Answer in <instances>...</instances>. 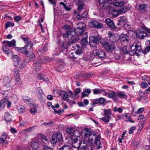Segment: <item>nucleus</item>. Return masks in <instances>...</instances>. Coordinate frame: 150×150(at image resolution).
<instances>
[{
    "mask_svg": "<svg viewBox=\"0 0 150 150\" xmlns=\"http://www.w3.org/2000/svg\"><path fill=\"white\" fill-rule=\"evenodd\" d=\"M63 28L66 32L65 34L63 35V37L65 38H68L69 39V40H70L71 38H73V40L71 41H69L66 45L65 46L64 45V44H63L62 47L65 49H67L68 47L71 44L75 43L79 40V38L78 37H74V35L75 34L78 35H81L84 32V30L83 29L77 27L75 29L74 31H71L69 26L67 25H65Z\"/></svg>",
    "mask_w": 150,
    "mask_h": 150,
    "instance_id": "f257e3e1",
    "label": "nucleus"
},
{
    "mask_svg": "<svg viewBox=\"0 0 150 150\" xmlns=\"http://www.w3.org/2000/svg\"><path fill=\"white\" fill-rule=\"evenodd\" d=\"M81 135L83 138L88 137V142L90 144L91 150H94L93 140L94 134L91 133V130L88 128L84 129L81 133Z\"/></svg>",
    "mask_w": 150,
    "mask_h": 150,
    "instance_id": "f03ea898",
    "label": "nucleus"
},
{
    "mask_svg": "<svg viewBox=\"0 0 150 150\" xmlns=\"http://www.w3.org/2000/svg\"><path fill=\"white\" fill-rule=\"evenodd\" d=\"M127 8L126 7H124L121 9H119L118 11L115 9L113 7H110L109 8V12L112 14V16L113 18H115L119 15L122 13H125L127 11Z\"/></svg>",
    "mask_w": 150,
    "mask_h": 150,
    "instance_id": "7ed1b4c3",
    "label": "nucleus"
},
{
    "mask_svg": "<svg viewBox=\"0 0 150 150\" xmlns=\"http://www.w3.org/2000/svg\"><path fill=\"white\" fill-rule=\"evenodd\" d=\"M63 137L62 134L59 132L54 133L51 138L50 142L52 144L54 145L57 143L62 141Z\"/></svg>",
    "mask_w": 150,
    "mask_h": 150,
    "instance_id": "20e7f679",
    "label": "nucleus"
},
{
    "mask_svg": "<svg viewBox=\"0 0 150 150\" xmlns=\"http://www.w3.org/2000/svg\"><path fill=\"white\" fill-rule=\"evenodd\" d=\"M96 131V132L94 134V136H96L95 140L94 141V148L96 147V149H99L102 147L100 141V132L99 130L98 129H97Z\"/></svg>",
    "mask_w": 150,
    "mask_h": 150,
    "instance_id": "39448f33",
    "label": "nucleus"
},
{
    "mask_svg": "<svg viewBox=\"0 0 150 150\" xmlns=\"http://www.w3.org/2000/svg\"><path fill=\"white\" fill-rule=\"evenodd\" d=\"M100 43L103 45L104 48L107 51H111L115 49V47L114 45L109 44L107 42L103 41L100 42Z\"/></svg>",
    "mask_w": 150,
    "mask_h": 150,
    "instance_id": "423d86ee",
    "label": "nucleus"
},
{
    "mask_svg": "<svg viewBox=\"0 0 150 150\" xmlns=\"http://www.w3.org/2000/svg\"><path fill=\"white\" fill-rule=\"evenodd\" d=\"M3 81L4 85V87L7 88L6 90H11L12 86L10 80L9 78L7 76L4 77Z\"/></svg>",
    "mask_w": 150,
    "mask_h": 150,
    "instance_id": "0eeeda50",
    "label": "nucleus"
},
{
    "mask_svg": "<svg viewBox=\"0 0 150 150\" xmlns=\"http://www.w3.org/2000/svg\"><path fill=\"white\" fill-rule=\"evenodd\" d=\"M80 141L78 142L77 138L74 139H69V143L72 145V147L76 149H78L80 146Z\"/></svg>",
    "mask_w": 150,
    "mask_h": 150,
    "instance_id": "6e6552de",
    "label": "nucleus"
},
{
    "mask_svg": "<svg viewBox=\"0 0 150 150\" xmlns=\"http://www.w3.org/2000/svg\"><path fill=\"white\" fill-rule=\"evenodd\" d=\"M136 42H134L133 44V46H134L135 48L132 50L134 54L138 56L140 54L139 53L142 52L141 46L140 45L136 44Z\"/></svg>",
    "mask_w": 150,
    "mask_h": 150,
    "instance_id": "1a4fd4ad",
    "label": "nucleus"
},
{
    "mask_svg": "<svg viewBox=\"0 0 150 150\" xmlns=\"http://www.w3.org/2000/svg\"><path fill=\"white\" fill-rule=\"evenodd\" d=\"M89 145L87 146V144H86V141L84 140L81 141L80 142V149H79V150H85L86 148L87 149L91 150L90 144Z\"/></svg>",
    "mask_w": 150,
    "mask_h": 150,
    "instance_id": "9d476101",
    "label": "nucleus"
},
{
    "mask_svg": "<svg viewBox=\"0 0 150 150\" xmlns=\"http://www.w3.org/2000/svg\"><path fill=\"white\" fill-rule=\"evenodd\" d=\"M36 93L37 96L40 99H42L44 95L42 89L40 87H37L35 89Z\"/></svg>",
    "mask_w": 150,
    "mask_h": 150,
    "instance_id": "9b49d317",
    "label": "nucleus"
},
{
    "mask_svg": "<svg viewBox=\"0 0 150 150\" xmlns=\"http://www.w3.org/2000/svg\"><path fill=\"white\" fill-rule=\"evenodd\" d=\"M108 35V37L109 38L110 41L114 42L118 40V37L117 34H113L111 32L109 31Z\"/></svg>",
    "mask_w": 150,
    "mask_h": 150,
    "instance_id": "f8f14e48",
    "label": "nucleus"
},
{
    "mask_svg": "<svg viewBox=\"0 0 150 150\" xmlns=\"http://www.w3.org/2000/svg\"><path fill=\"white\" fill-rule=\"evenodd\" d=\"M2 42L3 45H6L9 47H11L16 45V41L14 39H13L11 41L4 40Z\"/></svg>",
    "mask_w": 150,
    "mask_h": 150,
    "instance_id": "ddd939ff",
    "label": "nucleus"
},
{
    "mask_svg": "<svg viewBox=\"0 0 150 150\" xmlns=\"http://www.w3.org/2000/svg\"><path fill=\"white\" fill-rule=\"evenodd\" d=\"M129 37L126 34H122L120 37V41L122 43H124L125 44L127 43L128 42Z\"/></svg>",
    "mask_w": 150,
    "mask_h": 150,
    "instance_id": "4468645a",
    "label": "nucleus"
},
{
    "mask_svg": "<svg viewBox=\"0 0 150 150\" xmlns=\"http://www.w3.org/2000/svg\"><path fill=\"white\" fill-rule=\"evenodd\" d=\"M127 22V20L125 17H120L118 20V23L117 25L121 27L125 26Z\"/></svg>",
    "mask_w": 150,
    "mask_h": 150,
    "instance_id": "2eb2a0df",
    "label": "nucleus"
},
{
    "mask_svg": "<svg viewBox=\"0 0 150 150\" xmlns=\"http://www.w3.org/2000/svg\"><path fill=\"white\" fill-rule=\"evenodd\" d=\"M13 61L15 66L19 65L21 62L20 58L18 55H16L13 56Z\"/></svg>",
    "mask_w": 150,
    "mask_h": 150,
    "instance_id": "dca6fc26",
    "label": "nucleus"
},
{
    "mask_svg": "<svg viewBox=\"0 0 150 150\" xmlns=\"http://www.w3.org/2000/svg\"><path fill=\"white\" fill-rule=\"evenodd\" d=\"M148 35L143 31H139L136 33V36L140 39H144Z\"/></svg>",
    "mask_w": 150,
    "mask_h": 150,
    "instance_id": "f3484780",
    "label": "nucleus"
},
{
    "mask_svg": "<svg viewBox=\"0 0 150 150\" xmlns=\"http://www.w3.org/2000/svg\"><path fill=\"white\" fill-rule=\"evenodd\" d=\"M105 23L111 28L114 29L115 28V25L113 21L109 18L106 19L105 21Z\"/></svg>",
    "mask_w": 150,
    "mask_h": 150,
    "instance_id": "a211bd4d",
    "label": "nucleus"
},
{
    "mask_svg": "<svg viewBox=\"0 0 150 150\" xmlns=\"http://www.w3.org/2000/svg\"><path fill=\"white\" fill-rule=\"evenodd\" d=\"M31 144L32 150H38L39 146L38 142L33 141Z\"/></svg>",
    "mask_w": 150,
    "mask_h": 150,
    "instance_id": "6ab92c4d",
    "label": "nucleus"
},
{
    "mask_svg": "<svg viewBox=\"0 0 150 150\" xmlns=\"http://www.w3.org/2000/svg\"><path fill=\"white\" fill-rule=\"evenodd\" d=\"M15 50L18 52L23 53L25 54H26L28 52L25 46L23 47H15Z\"/></svg>",
    "mask_w": 150,
    "mask_h": 150,
    "instance_id": "aec40b11",
    "label": "nucleus"
},
{
    "mask_svg": "<svg viewBox=\"0 0 150 150\" xmlns=\"http://www.w3.org/2000/svg\"><path fill=\"white\" fill-rule=\"evenodd\" d=\"M95 54L96 56H98L100 58H104L105 57V52L101 50H98V51H96Z\"/></svg>",
    "mask_w": 150,
    "mask_h": 150,
    "instance_id": "412c9836",
    "label": "nucleus"
},
{
    "mask_svg": "<svg viewBox=\"0 0 150 150\" xmlns=\"http://www.w3.org/2000/svg\"><path fill=\"white\" fill-rule=\"evenodd\" d=\"M2 137L0 138V141H1L3 144H8V141L6 140L7 138L6 134L5 132H4L2 134Z\"/></svg>",
    "mask_w": 150,
    "mask_h": 150,
    "instance_id": "4be33fe9",
    "label": "nucleus"
},
{
    "mask_svg": "<svg viewBox=\"0 0 150 150\" xmlns=\"http://www.w3.org/2000/svg\"><path fill=\"white\" fill-rule=\"evenodd\" d=\"M76 5L78 11H81L83 9L84 6L83 2L80 0H77L76 1Z\"/></svg>",
    "mask_w": 150,
    "mask_h": 150,
    "instance_id": "5701e85b",
    "label": "nucleus"
},
{
    "mask_svg": "<svg viewBox=\"0 0 150 150\" xmlns=\"http://www.w3.org/2000/svg\"><path fill=\"white\" fill-rule=\"evenodd\" d=\"M111 0H107L103 4L102 7V8L103 9H107L110 6L111 4Z\"/></svg>",
    "mask_w": 150,
    "mask_h": 150,
    "instance_id": "b1692460",
    "label": "nucleus"
},
{
    "mask_svg": "<svg viewBox=\"0 0 150 150\" xmlns=\"http://www.w3.org/2000/svg\"><path fill=\"white\" fill-rule=\"evenodd\" d=\"M7 47L6 45H3L2 47V50L3 52L6 54L8 55H9L11 53V50Z\"/></svg>",
    "mask_w": 150,
    "mask_h": 150,
    "instance_id": "393cba45",
    "label": "nucleus"
},
{
    "mask_svg": "<svg viewBox=\"0 0 150 150\" xmlns=\"http://www.w3.org/2000/svg\"><path fill=\"white\" fill-rule=\"evenodd\" d=\"M14 82L17 86L20 87L22 86V84L20 77L14 78Z\"/></svg>",
    "mask_w": 150,
    "mask_h": 150,
    "instance_id": "a878e982",
    "label": "nucleus"
},
{
    "mask_svg": "<svg viewBox=\"0 0 150 150\" xmlns=\"http://www.w3.org/2000/svg\"><path fill=\"white\" fill-rule=\"evenodd\" d=\"M60 95L64 100H67L68 97V94L66 91L64 90L61 91L60 92Z\"/></svg>",
    "mask_w": 150,
    "mask_h": 150,
    "instance_id": "bb28decb",
    "label": "nucleus"
},
{
    "mask_svg": "<svg viewBox=\"0 0 150 150\" xmlns=\"http://www.w3.org/2000/svg\"><path fill=\"white\" fill-rule=\"evenodd\" d=\"M12 115L9 112H5L4 115V119L7 122L11 121V120Z\"/></svg>",
    "mask_w": 150,
    "mask_h": 150,
    "instance_id": "cd10ccee",
    "label": "nucleus"
},
{
    "mask_svg": "<svg viewBox=\"0 0 150 150\" xmlns=\"http://www.w3.org/2000/svg\"><path fill=\"white\" fill-rule=\"evenodd\" d=\"M103 112V115L107 117H110L111 115V110L110 109H102Z\"/></svg>",
    "mask_w": 150,
    "mask_h": 150,
    "instance_id": "c85d7f7f",
    "label": "nucleus"
},
{
    "mask_svg": "<svg viewBox=\"0 0 150 150\" xmlns=\"http://www.w3.org/2000/svg\"><path fill=\"white\" fill-rule=\"evenodd\" d=\"M74 130L75 129L74 128L71 127L67 128L66 130L67 133L71 135V137H72L73 135H74Z\"/></svg>",
    "mask_w": 150,
    "mask_h": 150,
    "instance_id": "c756f323",
    "label": "nucleus"
},
{
    "mask_svg": "<svg viewBox=\"0 0 150 150\" xmlns=\"http://www.w3.org/2000/svg\"><path fill=\"white\" fill-rule=\"evenodd\" d=\"M13 76L14 78L20 77L19 71L17 68L14 69L12 71Z\"/></svg>",
    "mask_w": 150,
    "mask_h": 150,
    "instance_id": "7c9ffc66",
    "label": "nucleus"
},
{
    "mask_svg": "<svg viewBox=\"0 0 150 150\" xmlns=\"http://www.w3.org/2000/svg\"><path fill=\"white\" fill-rule=\"evenodd\" d=\"M91 90L90 89H86L81 93L82 97L83 98L85 97L88 96L90 93Z\"/></svg>",
    "mask_w": 150,
    "mask_h": 150,
    "instance_id": "2f4dec72",
    "label": "nucleus"
},
{
    "mask_svg": "<svg viewBox=\"0 0 150 150\" xmlns=\"http://www.w3.org/2000/svg\"><path fill=\"white\" fill-rule=\"evenodd\" d=\"M81 135V133L79 131L74 130V135H73L72 137H70L69 139H74V138H76L77 137H80Z\"/></svg>",
    "mask_w": 150,
    "mask_h": 150,
    "instance_id": "473e14b6",
    "label": "nucleus"
},
{
    "mask_svg": "<svg viewBox=\"0 0 150 150\" xmlns=\"http://www.w3.org/2000/svg\"><path fill=\"white\" fill-rule=\"evenodd\" d=\"M147 5L144 4H139L138 6V10L141 11H145L147 10V7L146 6Z\"/></svg>",
    "mask_w": 150,
    "mask_h": 150,
    "instance_id": "72a5a7b5",
    "label": "nucleus"
},
{
    "mask_svg": "<svg viewBox=\"0 0 150 150\" xmlns=\"http://www.w3.org/2000/svg\"><path fill=\"white\" fill-rule=\"evenodd\" d=\"M26 54L30 60L33 61L35 59V55L32 52H28Z\"/></svg>",
    "mask_w": 150,
    "mask_h": 150,
    "instance_id": "f704fd0d",
    "label": "nucleus"
},
{
    "mask_svg": "<svg viewBox=\"0 0 150 150\" xmlns=\"http://www.w3.org/2000/svg\"><path fill=\"white\" fill-rule=\"evenodd\" d=\"M117 96V94L114 91H112L111 92L108 93L107 97L110 98L114 99L116 98Z\"/></svg>",
    "mask_w": 150,
    "mask_h": 150,
    "instance_id": "c9c22d12",
    "label": "nucleus"
},
{
    "mask_svg": "<svg viewBox=\"0 0 150 150\" xmlns=\"http://www.w3.org/2000/svg\"><path fill=\"white\" fill-rule=\"evenodd\" d=\"M117 96L118 97L122 98H127V95L124 92H117Z\"/></svg>",
    "mask_w": 150,
    "mask_h": 150,
    "instance_id": "e433bc0d",
    "label": "nucleus"
},
{
    "mask_svg": "<svg viewBox=\"0 0 150 150\" xmlns=\"http://www.w3.org/2000/svg\"><path fill=\"white\" fill-rule=\"evenodd\" d=\"M112 4L114 6L116 7H120L124 5V3L123 1H121L113 2Z\"/></svg>",
    "mask_w": 150,
    "mask_h": 150,
    "instance_id": "4c0bfd02",
    "label": "nucleus"
},
{
    "mask_svg": "<svg viewBox=\"0 0 150 150\" xmlns=\"http://www.w3.org/2000/svg\"><path fill=\"white\" fill-rule=\"evenodd\" d=\"M6 99H3L0 101V111L3 109L6 104Z\"/></svg>",
    "mask_w": 150,
    "mask_h": 150,
    "instance_id": "58836bf2",
    "label": "nucleus"
},
{
    "mask_svg": "<svg viewBox=\"0 0 150 150\" xmlns=\"http://www.w3.org/2000/svg\"><path fill=\"white\" fill-rule=\"evenodd\" d=\"M60 6L62 8H63L65 9L66 10L69 11L71 8L69 6H67L63 2H61L60 4Z\"/></svg>",
    "mask_w": 150,
    "mask_h": 150,
    "instance_id": "ea45409f",
    "label": "nucleus"
},
{
    "mask_svg": "<svg viewBox=\"0 0 150 150\" xmlns=\"http://www.w3.org/2000/svg\"><path fill=\"white\" fill-rule=\"evenodd\" d=\"M18 111L20 113H23L25 110V107L22 105H19L17 108Z\"/></svg>",
    "mask_w": 150,
    "mask_h": 150,
    "instance_id": "a19ab883",
    "label": "nucleus"
},
{
    "mask_svg": "<svg viewBox=\"0 0 150 150\" xmlns=\"http://www.w3.org/2000/svg\"><path fill=\"white\" fill-rule=\"evenodd\" d=\"M103 27V25L101 23L94 21V28H100Z\"/></svg>",
    "mask_w": 150,
    "mask_h": 150,
    "instance_id": "79ce46f5",
    "label": "nucleus"
},
{
    "mask_svg": "<svg viewBox=\"0 0 150 150\" xmlns=\"http://www.w3.org/2000/svg\"><path fill=\"white\" fill-rule=\"evenodd\" d=\"M23 99L25 102L29 104H30L31 102L32 101L31 99L30 98L27 96H23Z\"/></svg>",
    "mask_w": 150,
    "mask_h": 150,
    "instance_id": "37998d69",
    "label": "nucleus"
},
{
    "mask_svg": "<svg viewBox=\"0 0 150 150\" xmlns=\"http://www.w3.org/2000/svg\"><path fill=\"white\" fill-rule=\"evenodd\" d=\"M77 28L83 29L84 30L86 28V25L84 23L82 22H80L78 23Z\"/></svg>",
    "mask_w": 150,
    "mask_h": 150,
    "instance_id": "c03bdc74",
    "label": "nucleus"
},
{
    "mask_svg": "<svg viewBox=\"0 0 150 150\" xmlns=\"http://www.w3.org/2000/svg\"><path fill=\"white\" fill-rule=\"evenodd\" d=\"M40 136L41 137L42 141L44 143L46 144L48 142L49 140L46 136L42 134H40Z\"/></svg>",
    "mask_w": 150,
    "mask_h": 150,
    "instance_id": "a18cd8bd",
    "label": "nucleus"
},
{
    "mask_svg": "<svg viewBox=\"0 0 150 150\" xmlns=\"http://www.w3.org/2000/svg\"><path fill=\"white\" fill-rule=\"evenodd\" d=\"M41 63L38 61H37L35 63L34 67L37 70H39L41 68Z\"/></svg>",
    "mask_w": 150,
    "mask_h": 150,
    "instance_id": "49530a36",
    "label": "nucleus"
},
{
    "mask_svg": "<svg viewBox=\"0 0 150 150\" xmlns=\"http://www.w3.org/2000/svg\"><path fill=\"white\" fill-rule=\"evenodd\" d=\"M52 60V58H49L48 57L45 56L42 59V61L43 63H45L49 62Z\"/></svg>",
    "mask_w": 150,
    "mask_h": 150,
    "instance_id": "de8ad7c7",
    "label": "nucleus"
},
{
    "mask_svg": "<svg viewBox=\"0 0 150 150\" xmlns=\"http://www.w3.org/2000/svg\"><path fill=\"white\" fill-rule=\"evenodd\" d=\"M14 25V24L13 22L9 21L7 22L5 24V28L7 29L9 27H12Z\"/></svg>",
    "mask_w": 150,
    "mask_h": 150,
    "instance_id": "09e8293b",
    "label": "nucleus"
},
{
    "mask_svg": "<svg viewBox=\"0 0 150 150\" xmlns=\"http://www.w3.org/2000/svg\"><path fill=\"white\" fill-rule=\"evenodd\" d=\"M89 44L91 47H93L94 45V36L93 35L90 37Z\"/></svg>",
    "mask_w": 150,
    "mask_h": 150,
    "instance_id": "8fccbe9b",
    "label": "nucleus"
},
{
    "mask_svg": "<svg viewBox=\"0 0 150 150\" xmlns=\"http://www.w3.org/2000/svg\"><path fill=\"white\" fill-rule=\"evenodd\" d=\"M29 62V60L28 59L27 60L26 59H25L24 62H23L20 66V69H23Z\"/></svg>",
    "mask_w": 150,
    "mask_h": 150,
    "instance_id": "3c124183",
    "label": "nucleus"
},
{
    "mask_svg": "<svg viewBox=\"0 0 150 150\" xmlns=\"http://www.w3.org/2000/svg\"><path fill=\"white\" fill-rule=\"evenodd\" d=\"M85 33L86 36H85L84 38H83L81 40V44H82L83 45H86L88 43L87 41L88 36L86 35V33Z\"/></svg>",
    "mask_w": 150,
    "mask_h": 150,
    "instance_id": "603ef678",
    "label": "nucleus"
},
{
    "mask_svg": "<svg viewBox=\"0 0 150 150\" xmlns=\"http://www.w3.org/2000/svg\"><path fill=\"white\" fill-rule=\"evenodd\" d=\"M113 110L115 112H118L119 113H122L123 111L121 107L118 108L115 107L114 108Z\"/></svg>",
    "mask_w": 150,
    "mask_h": 150,
    "instance_id": "864d4df0",
    "label": "nucleus"
},
{
    "mask_svg": "<svg viewBox=\"0 0 150 150\" xmlns=\"http://www.w3.org/2000/svg\"><path fill=\"white\" fill-rule=\"evenodd\" d=\"M69 57L71 59H76L77 57L75 53L74 52H71L69 54Z\"/></svg>",
    "mask_w": 150,
    "mask_h": 150,
    "instance_id": "5fc2aeb1",
    "label": "nucleus"
},
{
    "mask_svg": "<svg viewBox=\"0 0 150 150\" xmlns=\"http://www.w3.org/2000/svg\"><path fill=\"white\" fill-rule=\"evenodd\" d=\"M33 46V43L32 41H29L27 43L26 45L24 46L26 48L30 46V48H31Z\"/></svg>",
    "mask_w": 150,
    "mask_h": 150,
    "instance_id": "6e6d98bb",
    "label": "nucleus"
},
{
    "mask_svg": "<svg viewBox=\"0 0 150 150\" xmlns=\"http://www.w3.org/2000/svg\"><path fill=\"white\" fill-rule=\"evenodd\" d=\"M120 50L123 53L125 54H127L128 53V51L126 47L121 48L120 49Z\"/></svg>",
    "mask_w": 150,
    "mask_h": 150,
    "instance_id": "4d7b16f0",
    "label": "nucleus"
},
{
    "mask_svg": "<svg viewBox=\"0 0 150 150\" xmlns=\"http://www.w3.org/2000/svg\"><path fill=\"white\" fill-rule=\"evenodd\" d=\"M59 150H70V149L69 146L66 145L62 146Z\"/></svg>",
    "mask_w": 150,
    "mask_h": 150,
    "instance_id": "13d9d810",
    "label": "nucleus"
},
{
    "mask_svg": "<svg viewBox=\"0 0 150 150\" xmlns=\"http://www.w3.org/2000/svg\"><path fill=\"white\" fill-rule=\"evenodd\" d=\"M142 80L145 81H150V78L146 75H144L142 76Z\"/></svg>",
    "mask_w": 150,
    "mask_h": 150,
    "instance_id": "bf43d9fd",
    "label": "nucleus"
},
{
    "mask_svg": "<svg viewBox=\"0 0 150 150\" xmlns=\"http://www.w3.org/2000/svg\"><path fill=\"white\" fill-rule=\"evenodd\" d=\"M150 50V47L146 46L145 48L144 51H143L142 52L144 54H145L148 52H149Z\"/></svg>",
    "mask_w": 150,
    "mask_h": 150,
    "instance_id": "052dcab7",
    "label": "nucleus"
},
{
    "mask_svg": "<svg viewBox=\"0 0 150 150\" xmlns=\"http://www.w3.org/2000/svg\"><path fill=\"white\" fill-rule=\"evenodd\" d=\"M48 1L50 3L53 5L54 11L55 10V6L56 5V1L55 0H48Z\"/></svg>",
    "mask_w": 150,
    "mask_h": 150,
    "instance_id": "680f3d73",
    "label": "nucleus"
},
{
    "mask_svg": "<svg viewBox=\"0 0 150 150\" xmlns=\"http://www.w3.org/2000/svg\"><path fill=\"white\" fill-rule=\"evenodd\" d=\"M30 112L32 114L35 115L37 112L36 108H32L30 109Z\"/></svg>",
    "mask_w": 150,
    "mask_h": 150,
    "instance_id": "e2e57ef3",
    "label": "nucleus"
},
{
    "mask_svg": "<svg viewBox=\"0 0 150 150\" xmlns=\"http://www.w3.org/2000/svg\"><path fill=\"white\" fill-rule=\"evenodd\" d=\"M136 127L132 126L130 127V129L129 131V134H132L133 133V131L136 129Z\"/></svg>",
    "mask_w": 150,
    "mask_h": 150,
    "instance_id": "0e129e2a",
    "label": "nucleus"
},
{
    "mask_svg": "<svg viewBox=\"0 0 150 150\" xmlns=\"http://www.w3.org/2000/svg\"><path fill=\"white\" fill-rule=\"evenodd\" d=\"M102 89H94V94H97L101 93Z\"/></svg>",
    "mask_w": 150,
    "mask_h": 150,
    "instance_id": "69168bd1",
    "label": "nucleus"
},
{
    "mask_svg": "<svg viewBox=\"0 0 150 150\" xmlns=\"http://www.w3.org/2000/svg\"><path fill=\"white\" fill-rule=\"evenodd\" d=\"M105 99L104 98L101 97V98H99V103H100L101 104H103L104 103H105Z\"/></svg>",
    "mask_w": 150,
    "mask_h": 150,
    "instance_id": "338daca9",
    "label": "nucleus"
},
{
    "mask_svg": "<svg viewBox=\"0 0 150 150\" xmlns=\"http://www.w3.org/2000/svg\"><path fill=\"white\" fill-rule=\"evenodd\" d=\"M110 117H104L101 118V120L104 122L108 123L109 122V119Z\"/></svg>",
    "mask_w": 150,
    "mask_h": 150,
    "instance_id": "774afa93",
    "label": "nucleus"
}]
</instances>
